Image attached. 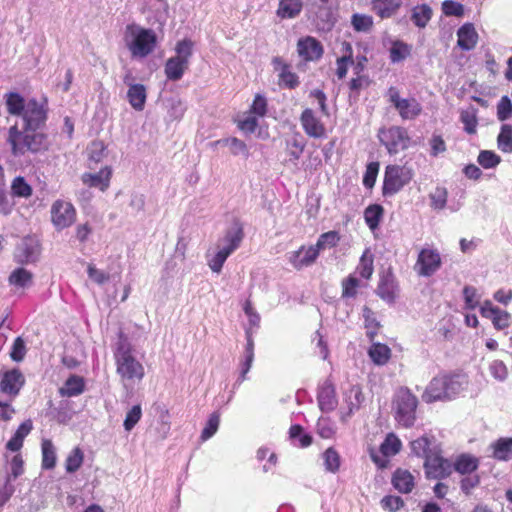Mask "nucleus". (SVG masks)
Here are the masks:
<instances>
[{"label": "nucleus", "mask_w": 512, "mask_h": 512, "mask_svg": "<svg viewBox=\"0 0 512 512\" xmlns=\"http://www.w3.org/2000/svg\"><path fill=\"white\" fill-rule=\"evenodd\" d=\"M7 111L11 115L20 116L26 130L40 129L47 120V99L38 101L35 98L25 100L19 93L10 92L5 95Z\"/></svg>", "instance_id": "nucleus-1"}, {"label": "nucleus", "mask_w": 512, "mask_h": 512, "mask_svg": "<svg viewBox=\"0 0 512 512\" xmlns=\"http://www.w3.org/2000/svg\"><path fill=\"white\" fill-rule=\"evenodd\" d=\"M116 372L125 388L139 383L144 375L143 364L135 357L134 350L128 338L121 332L114 350Z\"/></svg>", "instance_id": "nucleus-2"}, {"label": "nucleus", "mask_w": 512, "mask_h": 512, "mask_svg": "<svg viewBox=\"0 0 512 512\" xmlns=\"http://www.w3.org/2000/svg\"><path fill=\"white\" fill-rule=\"evenodd\" d=\"M122 39L131 58L135 60L145 59L155 51L158 45L156 32L135 22L125 26Z\"/></svg>", "instance_id": "nucleus-3"}, {"label": "nucleus", "mask_w": 512, "mask_h": 512, "mask_svg": "<svg viewBox=\"0 0 512 512\" xmlns=\"http://www.w3.org/2000/svg\"><path fill=\"white\" fill-rule=\"evenodd\" d=\"M465 384L466 380L461 375L441 374L435 376L427 385L422 399L426 403L450 400L463 390Z\"/></svg>", "instance_id": "nucleus-4"}, {"label": "nucleus", "mask_w": 512, "mask_h": 512, "mask_svg": "<svg viewBox=\"0 0 512 512\" xmlns=\"http://www.w3.org/2000/svg\"><path fill=\"white\" fill-rule=\"evenodd\" d=\"M8 142L15 156L24 155L27 151L38 152L45 146V136L36 130H19L16 125L10 127Z\"/></svg>", "instance_id": "nucleus-5"}, {"label": "nucleus", "mask_w": 512, "mask_h": 512, "mask_svg": "<svg viewBox=\"0 0 512 512\" xmlns=\"http://www.w3.org/2000/svg\"><path fill=\"white\" fill-rule=\"evenodd\" d=\"M176 55L170 57L164 67L165 75L168 80H180L190 64V58L193 53V43L191 40L184 39L179 41L175 47Z\"/></svg>", "instance_id": "nucleus-6"}, {"label": "nucleus", "mask_w": 512, "mask_h": 512, "mask_svg": "<svg viewBox=\"0 0 512 512\" xmlns=\"http://www.w3.org/2000/svg\"><path fill=\"white\" fill-rule=\"evenodd\" d=\"M417 397L407 388L397 391L394 398V412L397 423L405 428L412 427L416 420Z\"/></svg>", "instance_id": "nucleus-7"}, {"label": "nucleus", "mask_w": 512, "mask_h": 512, "mask_svg": "<svg viewBox=\"0 0 512 512\" xmlns=\"http://www.w3.org/2000/svg\"><path fill=\"white\" fill-rule=\"evenodd\" d=\"M307 10L318 30L329 31L336 21L337 0H307Z\"/></svg>", "instance_id": "nucleus-8"}, {"label": "nucleus", "mask_w": 512, "mask_h": 512, "mask_svg": "<svg viewBox=\"0 0 512 512\" xmlns=\"http://www.w3.org/2000/svg\"><path fill=\"white\" fill-rule=\"evenodd\" d=\"M414 176L412 168L405 165H388L385 168L382 192L384 196H392L410 183Z\"/></svg>", "instance_id": "nucleus-9"}, {"label": "nucleus", "mask_w": 512, "mask_h": 512, "mask_svg": "<svg viewBox=\"0 0 512 512\" xmlns=\"http://www.w3.org/2000/svg\"><path fill=\"white\" fill-rule=\"evenodd\" d=\"M378 139L390 155L398 154L410 147L411 137L401 126L383 127L378 131Z\"/></svg>", "instance_id": "nucleus-10"}, {"label": "nucleus", "mask_w": 512, "mask_h": 512, "mask_svg": "<svg viewBox=\"0 0 512 512\" xmlns=\"http://www.w3.org/2000/svg\"><path fill=\"white\" fill-rule=\"evenodd\" d=\"M50 216L54 228L61 231L74 224L77 212L70 201L57 199L51 205Z\"/></svg>", "instance_id": "nucleus-11"}, {"label": "nucleus", "mask_w": 512, "mask_h": 512, "mask_svg": "<svg viewBox=\"0 0 512 512\" xmlns=\"http://www.w3.org/2000/svg\"><path fill=\"white\" fill-rule=\"evenodd\" d=\"M386 96L403 120H412L421 114L422 106L418 100L413 97L401 98L399 90L396 87H390Z\"/></svg>", "instance_id": "nucleus-12"}, {"label": "nucleus", "mask_w": 512, "mask_h": 512, "mask_svg": "<svg viewBox=\"0 0 512 512\" xmlns=\"http://www.w3.org/2000/svg\"><path fill=\"white\" fill-rule=\"evenodd\" d=\"M364 401L362 389L358 385H350L343 391L342 404L339 409V419L342 423L348 420L360 409Z\"/></svg>", "instance_id": "nucleus-13"}, {"label": "nucleus", "mask_w": 512, "mask_h": 512, "mask_svg": "<svg viewBox=\"0 0 512 512\" xmlns=\"http://www.w3.org/2000/svg\"><path fill=\"white\" fill-rule=\"evenodd\" d=\"M441 265L442 259L438 250L427 247L419 252L414 270L419 276L430 277L440 269Z\"/></svg>", "instance_id": "nucleus-14"}, {"label": "nucleus", "mask_w": 512, "mask_h": 512, "mask_svg": "<svg viewBox=\"0 0 512 512\" xmlns=\"http://www.w3.org/2000/svg\"><path fill=\"white\" fill-rule=\"evenodd\" d=\"M424 469L426 477L429 479H442L448 477L452 473V463L443 458L440 449L429 454L424 461Z\"/></svg>", "instance_id": "nucleus-15"}, {"label": "nucleus", "mask_w": 512, "mask_h": 512, "mask_svg": "<svg viewBox=\"0 0 512 512\" xmlns=\"http://www.w3.org/2000/svg\"><path fill=\"white\" fill-rule=\"evenodd\" d=\"M25 384V376L17 369L3 371L0 373V392L10 400L15 399Z\"/></svg>", "instance_id": "nucleus-16"}, {"label": "nucleus", "mask_w": 512, "mask_h": 512, "mask_svg": "<svg viewBox=\"0 0 512 512\" xmlns=\"http://www.w3.org/2000/svg\"><path fill=\"white\" fill-rule=\"evenodd\" d=\"M40 244L32 237H26L17 245L14 258L20 264H30L38 260L40 256Z\"/></svg>", "instance_id": "nucleus-17"}, {"label": "nucleus", "mask_w": 512, "mask_h": 512, "mask_svg": "<svg viewBox=\"0 0 512 512\" xmlns=\"http://www.w3.org/2000/svg\"><path fill=\"white\" fill-rule=\"evenodd\" d=\"M319 256L314 245L301 246L298 250L288 254L289 263L297 270L312 266Z\"/></svg>", "instance_id": "nucleus-18"}, {"label": "nucleus", "mask_w": 512, "mask_h": 512, "mask_svg": "<svg viewBox=\"0 0 512 512\" xmlns=\"http://www.w3.org/2000/svg\"><path fill=\"white\" fill-rule=\"evenodd\" d=\"M300 123L304 132L311 138H324L326 129L322 121L316 116L315 112L306 108L300 116Z\"/></svg>", "instance_id": "nucleus-19"}, {"label": "nucleus", "mask_w": 512, "mask_h": 512, "mask_svg": "<svg viewBox=\"0 0 512 512\" xmlns=\"http://www.w3.org/2000/svg\"><path fill=\"white\" fill-rule=\"evenodd\" d=\"M297 53L304 61H317L323 55V46L316 38L306 36L298 40Z\"/></svg>", "instance_id": "nucleus-20"}, {"label": "nucleus", "mask_w": 512, "mask_h": 512, "mask_svg": "<svg viewBox=\"0 0 512 512\" xmlns=\"http://www.w3.org/2000/svg\"><path fill=\"white\" fill-rule=\"evenodd\" d=\"M244 238L243 229L238 224H235L227 230L224 237L219 239L216 244V248L225 253L226 256H230L236 251Z\"/></svg>", "instance_id": "nucleus-21"}, {"label": "nucleus", "mask_w": 512, "mask_h": 512, "mask_svg": "<svg viewBox=\"0 0 512 512\" xmlns=\"http://www.w3.org/2000/svg\"><path fill=\"white\" fill-rule=\"evenodd\" d=\"M318 406L322 412L333 411L338 404L334 385L325 381L320 387L317 395Z\"/></svg>", "instance_id": "nucleus-22"}, {"label": "nucleus", "mask_w": 512, "mask_h": 512, "mask_svg": "<svg viewBox=\"0 0 512 512\" xmlns=\"http://www.w3.org/2000/svg\"><path fill=\"white\" fill-rule=\"evenodd\" d=\"M112 176V169L109 166H105L99 172L96 173H84L81 177L82 182L88 187L97 188L104 192L110 185V179Z\"/></svg>", "instance_id": "nucleus-23"}, {"label": "nucleus", "mask_w": 512, "mask_h": 512, "mask_svg": "<svg viewBox=\"0 0 512 512\" xmlns=\"http://www.w3.org/2000/svg\"><path fill=\"white\" fill-rule=\"evenodd\" d=\"M478 42V33L472 23H465L457 31V45L464 51L475 48Z\"/></svg>", "instance_id": "nucleus-24"}, {"label": "nucleus", "mask_w": 512, "mask_h": 512, "mask_svg": "<svg viewBox=\"0 0 512 512\" xmlns=\"http://www.w3.org/2000/svg\"><path fill=\"white\" fill-rule=\"evenodd\" d=\"M146 98L147 92L143 84L130 85L127 91V99L133 109L142 111L145 107Z\"/></svg>", "instance_id": "nucleus-25"}, {"label": "nucleus", "mask_w": 512, "mask_h": 512, "mask_svg": "<svg viewBox=\"0 0 512 512\" xmlns=\"http://www.w3.org/2000/svg\"><path fill=\"white\" fill-rule=\"evenodd\" d=\"M392 483L395 489L401 493L411 492L415 484L413 475L409 471L403 469H397L394 472Z\"/></svg>", "instance_id": "nucleus-26"}, {"label": "nucleus", "mask_w": 512, "mask_h": 512, "mask_svg": "<svg viewBox=\"0 0 512 512\" xmlns=\"http://www.w3.org/2000/svg\"><path fill=\"white\" fill-rule=\"evenodd\" d=\"M302 8V0H280L277 16L281 19H293L300 14Z\"/></svg>", "instance_id": "nucleus-27"}, {"label": "nucleus", "mask_w": 512, "mask_h": 512, "mask_svg": "<svg viewBox=\"0 0 512 512\" xmlns=\"http://www.w3.org/2000/svg\"><path fill=\"white\" fill-rule=\"evenodd\" d=\"M219 145L228 146L230 148V152L234 156L243 155L245 158L249 157V150H248L247 145L245 144L244 141H242L236 137L219 139V140H216V141L210 143V146L212 148L217 147Z\"/></svg>", "instance_id": "nucleus-28"}, {"label": "nucleus", "mask_w": 512, "mask_h": 512, "mask_svg": "<svg viewBox=\"0 0 512 512\" xmlns=\"http://www.w3.org/2000/svg\"><path fill=\"white\" fill-rule=\"evenodd\" d=\"M478 466L479 459L477 457L470 454H461L452 464V470L454 469L456 472L465 475L474 472Z\"/></svg>", "instance_id": "nucleus-29"}, {"label": "nucleus", "mask_w": 512, "mask_h": 512, "mask_svg": "<svg viewBox=\"0 0 512 512\" xmlns=\"http://www.w3.org/2000/svg\"><path fill=\"white\" fill-rule=\"evenodd\" d=\"M437 448L439 447L436 442L427 436H422L411 442L412 452L419 457H424L425 460L427 456L435 452Z\"/></svg>", "instance_id": "nucleus-30"}, {"label": "nucleus", "mask_w": 512, "mask_h": 512, "mask_svg": "<svg viewBox=\"0 0 512 512\" xmlns=\"http://www.w3.org/2000/svg\"><path fill=\"white\" fill-rule=\"evenodd\" d=\"M84 391L83 378L72 375L69 377L64 386L60 388V394L62 396L74 397L80 395Z\"/></svg>", "instance_id": "nucleus-31"}, {"label": "nucleus", "mask_w": 512, "mask_h": 512, "mask_svg": "<svg viewBox=\"0 0 512 512\" xmlns=\"http://www.w3.org/2000/svg\"><path fill=\"white\" fill-rule=\"evenodd\" d=\"M395 282L393 277L383 276L377 287L379 297L387 302H393L395 299Z\"/></svg>", "instance_id": "nucleus-32"}, {"label": "nucleus", "mask_w": 512, "mask_h": 512, "mask_svg": "<svg viewBox=\"0 0 512 512\" xmlns=\"http://www.w3.org/2000/svg\"><path fill=\"white\" fill-rule=\"evenodd\" d=\"M493 457L497 460L506 461L512 455V438H501L491 445Z\"/></svg>", "instance_id": "nucleus-33"}, {"label": "nucleus", "mask_w": 512, "mask_h": 512, "mask_svg": "<svg viewBox=\"0 0 512 512\" xmlns=\"http://www.w3.org/2000/svg\"><path fill=\"white\" fill-rule=\"evenodd\" d=\"M42 450V467L44 469H52L56 465V448L51 440L44 439L41 443Z\"/></svg>", "instance_id": "nucleus-34"}, {"label": "nucleus", "mask_w": 512, "mask_h": 512, "mask_svg": "<svg viewBox=\"0 0 512 512\" xmlns=\"http://www.w3.org/2000/svg\"><path fill=\"white\" fill-rule=\"evenodd\" d=\"M33 275L25 268L13 270L9 276V283L17 288H26L32 284Z\"/></svg>", "instance_id": "nucleus-35"}, {"label": "nucleus", "mask_w": 512, "mask_h": 512, "mask_svg": "<svg viewBox=\"0 0 512 512\" xmlns=\"http://www.w3.org/2000/svg\"><path fill=\"white\" fill-rule=\"evenodd\" d=\"M389 53L391 62L399 63L410 55L411 46L400 40H394L392 41Z\"/></svg>", "instance_id": "nucleus-36"}, {"label": "nucleus", "mask_w": 512, "mask_h": 512, "mask_svg": "<svg viewBox=\"0 0 512 512\" xmlns=\"http://www.w3.org/2000/svg\"><path fill=\"white\" fill-rule=\"evenodd\" d=\"M432 10L427 4L417 5L412 10L411 20L420 28H424L430 21Z\"/></svg>", "instance_id": "nucleus-37"}, {"label": "nucleus", "mask_w": 512, "mask_h": 512, "mask_svg": "<svg viewBox=\"0 0 512 512\" xmlns=\"http://www.w3.org/2000/svg\"><path fill=\"white\" fill-rule=\"evenodd\" d=\"M384 209L382 206L374 204L368 206L364 211V219L367 226L373 231L378 228L383 217Z\"/></svg>", "instance_id": "nucleus-38"}, {"label": "nucleus", "mask_w": 512, "mask_h": 512, "mask_svg": "<svg viewBox=\"0 0 512 512\" xmlns=\"http://www.w3.org/2000/svg\"><path fill=\"white\" fill-rule=\"evenodd\" d=\"M304 147L305 144L299 134H295L292 138L288 139L286 141V150L289 155V161L296 164L303 153Z\"/></svg>", "instance_id": "nucleus-39"}, {"label": "nucleus", "mask_w": 512, "mask_h": 512, "mask_svg": "<svg viewBox=\"0 0 512 512\" xmlns=\"http://www.w3.org/2000/svg\"><path fill=\"white\" fill-rule=\"evenodd\" d=\"M390 348L385 344L374 343L369 349V356L377 365H384L390 358Z\"/></svg>", "instance_id": "nucleus-40"}, {"label": "nucleus", "mask_w": 512, "mask_h": 512, "mask_svg": "<svg viewBox=\"0 0 512 512\" xmlns=\"http://www.w3.org/2000/svg\"><path fill=\"white\" fill-rule=\"evenodd\" d=\"M167 113L170 119L180 120L186 110V104L179 97H171L166 101Z\"/></svg>", "instance_id": "nucleus-41"}, {"label": "nucleus", "mask_w": 512, "mask_h": 512, "mask_svg": "<svg viewBox=\"0 0 512 512\" xmlns=\"http://www.w3.org/2000/svg\"><path fill=\"white\" fill-rule=\"evenodd\" d=\"M497 146L504 153H512V126L503 124L497 137Z\"/></svg>", "instance_id": "nucleus-42"}, {"label": "nucleus", "mask_w": 512, "mask_h": 512, "mask_svg": "<svg viewBox=\"0 0 512 512\" xmlns=\"http://www.w3.org/2000/svg\"><path fill=\"white\" fill-rule=\"evenodd\" d=\"M356 271L360 274L364 279H369L374 271L373 267V255L370 253L369 249H366L358 263Z\"/></svg>", "instance_id": "nucleus-43"}, {"label": "nucleus", "mask_w": 512, "mask_h": 512, "mask_svg": "<svg viewBox=\"0 0 512 512\" xmlns=\"http://www.w3.org/2000/svg\"><path fill=\"white\" fill-rule=\"evenodd\" d=\"M84 460V453L79 447H75L68 454L65 460V470L67 473L76 472L82 465Z\"/></svg>", "instance_id": "nucleus-44"}, {"label": "nucleus", "mask_w": 512, "mask_h": 512, "mask_svg": "<svg viewBox=\"0 0 512 512\" xmlns=\"http://www.w3.org/2000/svg\"><path fill=\"white\" fill-rule=\"evenodd\" d=\"M401 446L400 439L395 434L390 433L381 444L380 451L384 456H394L400 451Z\"/></svg>", "instance_id": "nucleus-45"}, {"label": "nucleus", "mask_w": 512, "mask_h": 512, "mask_svg": "<svg viewBox=\"0 0 512 512\" xmlns=\"http://www.w3.org/2000/svg\"><path fill=\"white\" fill-rule=\"evenodd\" d=\"M339 241H340V236H339L338 232L329 231V232L321 234L318 237L317 242L314 246L317 248V251L320 253L321 250H324L326 248L335 247Z\"/></svg>", "instance_id": "nucleus-46"}, {"label": "nucleus", "mask_w": 512, "mask_h": 512, "mask_svg": "<svg viewBox=\"0 0 512 512\" xmlns=\"http://www.w3.org/2000/svg\"><path fill=\"white\" fill-rule=\"evenodd\" d=\"M8 467L10 480H15L17 477L23 474L24 472V461L21 454H15L11 458L5 455Z\"/></svg>", "instance_id": "nucleus-47"}, {"label": "nucleus", "mask_w": 512, "mask_h": 512, "mask_svg": "<svg viewBox=\"0 0 512 512\" xmlns=\"http://www.w3.org/2000/svg\"><path fill=\"white\" fill-rule=\"evenodd\" d=\"M317 433L321 438L330 439L336 433V425L329 417H320L317 422Z\"/></svg>", "instance_id": "nucleus-48"}, {"label": "nucleus", "mask_w": 512, "mask_h": 512, "mask_svg": "<svg viewBox=\"0 0 512 512\" xmlns=\"http://www.w3.org/2000/svg\"><path fill=\"white\" fill-rule=\"evenodd\" d=\"M479 165L484 169H493L501 162V157L491 150H482L477 158Z\"/></svg>", "instance_id": "nucleus-49"}, {"label": "nucleus", "mask_w": 512, "mask_h": 512, "mask_svg": "<svg viewBox=\"0 0 512 512\" xmlns=\"http://www.w3.org/2000/svg\"><path fill=\"white\" fill-rule=\"evenodd\" d=\"M323 460L327 471L331 473L338 471L340 467V455L334 448L330 447L323 453Z\"/></svg>", "instance_id": "nucleus-50"}, {"label": "nucleus", "mask_w": 512, "mask_h": 512, "mask_svg": "<svg viewBox=\"0 0 512 512\" xmlns=\"http://www.w3.org/2000/svg\"><path fill=\"white\" fill-rule=\"evenodd\" d=\"M490 375L497 381L503 382L508 377V368L506 364L499 359H495L489 364Z\"/></svg>", "instance_id": "nucleus-51"}, {"label": "nucleus", "mask_w": 512, "mask_h": 512, "mask_svg": "<svg viewBox=\"0 0 512 512\" xmlns=\"http://www.w3.org/2000/svg\"><path fill=\"white\" fill-rule=\"evenodd\" d=\"M12 194L17 197L27 198L32 194L31 186L21 176L16 177L11 184Z\"/></svg>", "instance_id": "nucleus-52"}, {"label": "nucleus", "mask_w": 512, "mask_h": 512, "mask_svg": "<svg viewBox=\"0 0 512 512\" xmlns=\"http://www.w3.org/2000/svg\"><path fill=\"white\" fill-rule=\"evenodd\" d=\"M220 424V414L217 412L212 413L202 430L201 440L206 441L210 439L218 430Z\"/></svg>", "instance_id": "nucleus-53"}, {"label": "nucleus", "mask_w": 512, "mask_h": 512, "mask_svg": "<svg viewBox=\"0 0 512 512\" xmlns=\"http://www.w3.org/2000/svg\"><path fill=\"white\" fill-rule=\"evenodd\" d=\"M354 30L358 32H368L373 26V19L369 15L354 14L351 19Z\"/></svg>", "instance_id": "nucleus-54"}, {"label": "nucleus", "mask_w": 512, "mask_h": 512, "mask_svg": "<svg viewBox=\"0 0 512 512\" xmlns=\"http://www.w3.org/2000/svg\"><path fill=\"white\" fill-rule=\"evenodd\" d=\"M227 258L224 252L216 248L213 254H207V264L213 272L220 273Z\"/></svg>", "instance_id": "nucleus-55"}, {"label": "nucleus", "mask_w": 512, "mask_h": 512, "mask_svg": "<svg viewBox=\"0 0 512 512\" xmlns=\"http://www.w3.org/2000/svg\"><path fill=\"white\" fill-rule=\"evenodd\" d=\"M227 258L224 252L216 248L213 254H207V264L213 272L220 273Z\"/></svg>", "instance_id": "nucleus-56"}, {"label": "nucleus", "mask_w": 512, "mask_h": 512, "mask_svg": "<svg viewBox=\"0 0 512 512\" xmlns=\"http://www.w3.org/2000/svg\"><path fill=\"white\" fill-rule=\"evenodd\" d=\"M289 435L293 441H298V446L300 447H308L312 443V437L309 434L303 433L300 425L291 426Z\"/></svg>", "instance_id": "nucleus-57"}, {"label": "nucleus", "mask_w": 512, "mask_h": 512, "mask_svg": "<svg viewBox=\"0 0 512 512\" xmlns=\"http://www.w3.org/2000/svg\"><path fill=\"white\" fill-rule=\"evenodd\" d=\"M89 159L95 163H99L106 156V146L102 141H93L88 147Z\"/></svg>", "instance_id": "nucleus-58"}, {"label": "nucleus", "mask_w": 512, "mask_h": 512, "mask_svg": "<svg viewBox=\"0 0 512 512\" xmlns=\"http://www.w3.org/2000/svg\"><path fill=\"white\" fill-rule=\"evenodd\" d=\"M447 190L445 188L437 187L431 194V207L436 210H442L447 203Z\"/></svg>", "instance_id": "nucleus-59"}, {"label": "nucleus", "mask_w": 512, "mask_h": 512, "mask_svg": "<svg viewBox=\"0 0 512 512\" xmlns=\"http://www.w3.org/2000/svg\"><path fill=\"white\" fill-rule=\"evenodd\" d=\"M142 416V409L140 405H134L126 414L123 426L126 431H131L139 422Z\"/></svg>", "instance_id": "nucleus-60"}, {"label": "nucleus", "mask_w": 512, "mask_h": 512, "mask_svg": "<svg viewBox=\"0 0 512 512\" xmlns=\"http://www.w3.org/2000/svg\"><path fill=\"white\" fill-rule=\"evenodd\" d=\"M461 122L464 124V130L468 134H474L477 127V118L472 110H465L460 115Z\"/></svg>", "instance_id": "nucleus-61"}, {"label": "nucleus", "mask_w": 512, "mask_h": 512, "mask_svg": "<svg viewBox=\"0 0 512 512\" xmlns=\"http://www.w3.org/2000/svg\"><path fill=\"white\" fill-rule=\"evenodd\" d=\"M279 77L281 84L289 89H293L299 85L298 76L292 72L288 66L282 68Z\"/></svg>", "instance_id": "nucleus-62"}, {"label": "nucleus", "mask_w": 512, "mask_h": 512, "mask_svg": "<svg viewBox=\"0 0 512 512\" xmlns=\"http://www.w3.org/2000/svg\"><path fill=\"white\" fill-rule=\"evenodd\" d=\"M512 116V102L507 96H503L497 105V117L500 121H506Z\"/></svg>", "instance_id": "nucleus-63"}, {"label": "nucleus", "mask_w": 512, "mask_h": 512, "mask_svg": "<svg viewBox=\"0 0 512 512\" xmlns=\"http://www.w3.org/2000/svg\"><path fill=\"white\" fill-rule=\"evenodd\" d=\"M379 172V163L378 162H370L367 167L363 177V184L367 188H372L376 182V178Z\"/></svg>", "instance_id": "nucleus-64"}]
</instances>
